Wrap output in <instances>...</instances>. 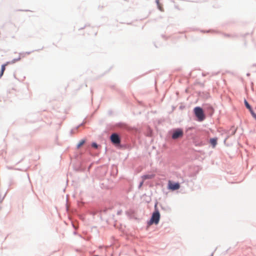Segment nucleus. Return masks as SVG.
<instances>
[{"label": "nucleus", "mask_w": 256, "mask_h": 256, "mask_svg": "<svg viewBox=\"0 0 256 256\" xmlns=\"http://www.w3.org/2000/svg\"><path fill=\"white\" fill-rule=\"evenodd\" d=\"M194 112L196 116L198 118L199 121H202L205 116L204 114L202 109L200 107H196L194 108Z\"/></svg>", "instance_id": "f257e3e1"}, {"label": "nucleus", "mask_w": 256, "mask_h": 256, "mask_svg": "<svg viewBox=\"0 0 256 256\" xmlns=\"http://www.w3.org/2000/svg\"><path fill=\"white\" fill-rule=\"evenodd\" d=\"M160 214L159 212L156 210L152 214V218L150 220V224H157L160 220Z\"/></svg>", "instance_id": "f03ea898"}, {"label": "nucleus", "mask_w": 256, "mask_h": 256, "mask_svg": "<svg viewBox=\"0 0 256 256\" xmlns=\"http://www.w3.org/2000/svg\"><path fill=\"white\" fill-rule=\"evenodd\" d=\"M184 135L183 130L180 128H177L173 131V134H172V138L174 140H176L177 138H182Z\"/></svg>", "instance_id": "7ed1b4c3"}, {"label": "nucleus", "mask_w": 256, "mask_h": 256, "mask_svg": "<svg viewBox=\"0 0 256 256\" xmlns=\"http://www.w3.org/2000/svg\"><path fill=\"white\" fill-rule=\"evenodd\" d=\"M168 188L172 190H174L179 189L180 186L178 183H174L171 181H169L168 183Z\"/></svg>", "instance_id": "20e7f679"}, {"label": "nucleus", "mask_w": 256, "mask_h": 256, "mask_svg": "<svg viewBox=\"0 0 256 256\" xmlns=\"http://www.w3.org/2000/svg\"><path fill=\"white\" fill-rule=\"evenodd\" d=\"M110 140L114 144H119L120 142L118 136L116 134H112Z\"/></svg>", "instance_id": "39448f33"}, {"label": "nucleus", "mask_w": 256, "mask_h": 256, "mask_svg": "<svg viewBox=\"0 0 256 256\" xmlns=\"http://www.w3.org/2000/svg\"><path fill=\"white\" fill-rule=\"evenodd\" d=\"M155 175L154 174H146L142 176V178L143 180H144L146 179H152L154 177Z\"/></svg>", "instance_id": "423d86ee"}, {"label": "nucleus", "mask_w": 256, "mask_h": 256, "mask_svg": "<svg viewBox=\"0 0 256 256\" xmlns=\"http://www.w3.org/2000/svg\"><path fill=\"white\" fill-rule=\"evenodd\" d=\"M210 142L213 147H214L217 144V138H211L210 140Z\"/></svg>", "instance_id": "0eeeda50"}, {"label": "nucleus", "mask_w": 256, "mask_h": 256, "mask_svg": "<svg viewBox=\"0 0 256 256\" xmlns=\"http://www.w3.org/2000/svg\"><path fill=\"white\" fill-rule=\"evenodd\" d=\"M6 64H3L2 66L1 71L0 72V78L2 76L4 72L6 70Z\"/></svg>", "instance_id": "6e6552de"}, {"label": "nucleus", "mask_w": 256, "mask_h": 256, "mask_svg": "<svg viewBox=\"0 0 256 256\" xmlns=\"http://www.w3.org/2000/svg\"><path fill=\"white\" fill-rule=\"evenodd\" d=\"M244 104H245L246 108H248L251 112H252V108L250 106L249 104L246 100H244Z\"/></svg>", "instance_id": "1a4fd4ad"}, {"label": "nucleus", "mask_w": 256, "mask_h": 256, "mask_svg": "<svg viewBox=\"0 0 256 256\" xmlns=\"http://www.w3.org/2000/svg\"><path fill=\"white\" fill-rule=\"evenodd\" d=\"M85 142V140H81L79 143L78 144V146H77V148H80V146H82Z\"/></svg>", "instance_id": "9d476101"}, {"label": "nucleus", "mask_w": 256, "mask_h": 256, "mask_svg": "<svg viewBox=\"0 0 256 256\" xmlns=\"http://www.w3.org/2000/svg\"><path fill=\"white\" fill-rule=\"evenodd\" d=\"M92 146L95 148H98V144L95 143V142H93L92 144Z\"/></svg>", "instance_id": "9b49d317"}, {"label": "nucleus", "mask_w": 256, "mask_h": 256, "mask_svg": "<svg viewBox=\"0 0 256 256\" xmlns=\"http://www.w3.org/2000/svg\"><path fill=\"white\" fill-rule=\"evenodd\" d=\"M159 9L162 12H163L164 10L163 8L162 7L160 6H159Z\"/></svg>", "instance_id": "f8f14e48"}, {"label": "nucleus", "mask_w": 256, "mask_h": 256, "mask_svg": "<svg viewBox=\"0 0 256 256\" xmlns=\"http://www.w3.org/2000/svg\"><path fill=\"white\" fill-rule=\"evenodd\" d=\"M142 184H143V182H142L140 183V186H141Z\"/></svg>", "instance_id": "ddd939ff"}]
</instances>
